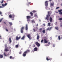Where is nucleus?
I'll list each match as a JSON object with an SVG mask.
<instances>
[{"instance_id": "nucleus-26", "label": "nucleus", "mask_w": 62, "mask_h": 62, "mask_svg": "<svg viewBox=\"0 0 62 62\" xmlns=\"http://www.w3.org/2000/svg\"><path fill=\"white\" fill-rule=\"evenodd\" d=\"M15 15H14V14H13L12 16V18H14L15 17Z\"/></svg>"}, {"instance_id": "nucleus-53", "label": "nucleus", "mask_w": 62, "mask_h": 62, "mask_svg": "<svg viewBox=\"0 0 62 62\" xmlns=\"http://www.w3.org/2000/svg\"><path fill=\"white\" fill-rule=\"evenodd\" d=\"M19 53L20 54H22V52H19Z\"/></svg>"}, {"instance_id": "nucleus-35", "label": "nucleus", "mask_w": 62, "mask_h": 62, "mask_svg": "<svg viewBox=\"0 0 62 62\" xmlns=\"http://www.w3.org/2000/svg\"><path fill=\"white\" fill-rule=\"evenodd\" d=\"M50 24L51 23H48V25L49 26H50Z\"/></svg>"}, {"instance_id": "nucleus-39", "label": "nucleus", "mask_w": 62, "mask_h": 62, "mask_svg": "<svg viewBox=\"0 0 62 62\" xmlns=\"http://www.w3.org/2000/svg\"><path fill=\"white\" fill-rule=\"evenodd\" d=\"M59 14L60 15H62V12H59Z\"/></svg>"}, {"instance_id": "nucleus-8", "label": "nucleus", "mask_w": 62, "mask_h": 62, "mask_svg": "<svg viewBox=\"0 0 62 62\" xmlns=\"http://www.w3.org/2000/svg\"><path fill=\"white\" fill-rule=\"evenodd\" d=\"M53 27H51L50 28H48L46 29V31L49 30V31L51 30V29Z\"/></svg>"}, {"instance_id": "nucleus-62", "label": "nucleus", "mask_w": 62, "mask_h": 62, "mask_svg": "<svg viewBox=\"0 0 62 62\" xmlns=\"http://www.w3.org/2000/svg\"><path fill=\"white\" fill-rule=\"evenodd\" d=\"M52 0H49V1H50V2Z\"/></svg>"}, {"instance_id": "nucleus-50", "label": "nucleus", "mask_w": 62, "mask_h": 62, "mask_svg": "<svg viewBox=\"0 0 62 62\" xmlns=\"http://www.w3.org/2000/svg\"><path fill=\"white\" fill-rule=\"evenodd\" d=\"M3 8V7H2V6H0V8Z\"/></svg>"}, {"instance_id": "nucleus-5", "label": "nucleus", "mask_w": 62, "mask_h": 62, "mask_svg": "<svg viewBox=\"0 0 62 62\" xmlns=\"http://www.w3.org/2000/svg\"><path fill=\"white\" fill-rule=\"evenodd\" d=\"M48 1H45V6H46V7H47L48 6Z\"/></svg>"}, {"instance_id": "nucleus-37", "label": "nucleus", "mask_w": 62, "mask_h": 62, "mask_svg": "<svg viewBox=\"0 0 62 62\" xmlns=\"http://www.w3.org/2000/svg\"><path fill=\"white\" fill-rule=\"evenodd\" d=\"M58 20H62V18H59L58 19Z\"/></svg>"}, {"instance_id": "nucleus-54", "label": "nucleus", "mask_w": 62, "mask_h": 62, "mask_svg": "<svg viewBox=\"0 0 62 62\" xmlns=\"http://www.w3.org/2000/svg\"><path fill=\"white\" fill-rule=\"evenodd\" d=\"M57 24V22H55V25H56Z\"/></svg>"}, {"instance_id": "nucleus-27", "label": "nucleus", "mask_w": 62, "mask_h": 62, "mask_svg": "<svg viewBox=\"0 0 62 62\" xmlns=\"http://www.w3.org/2000/svg\"><path fill=\"white\" fill-rule=\"evenodd\" d=\"M9 17L10 18H12V16L11 15H10L9 16Z\"/></svg>"}, {"instance_id": "nucleus-61", "label": "nucleus", "mask_w": 62, "mask_h": 62, "mask_svg": "<svg viewBox=\"0 0 62 62\" xmlns=\"http://www.w3.org/2000/svg\"><path fill=\"white\" fill-rule=\"evenodd\" d=\"M38 26V24H37L36 26Z\"/></svg>"}, {"instance_id": "nucleus-46", "label": "nucleus", "mask_w": 62, "mask_h": 62, "mask_svg": "<svg viewBox=\"0 0 62 62\" xmlns=\"http://www.w3.org/2000/svg\"><path fill=\"white\" fill-rule=\"evenodd\" d=\"M5 48H7V44L5 45Z\"/></svg>"}, {"instance_id": "nucleus-17", "label": "nucleus", "mask_w": 62, "mask_h": 62, "mask_svg": "<svg viewBox=\"0 0 62 62\" xmlns=\"http://www.w3.org/2000/svg\"><path fill=\"white\" fill-rule=\"evenodd\" d=\"M53 20L52 19V18L51 17L50 18V22H52Z\"/></svg>"}, {"instance_id": "nucleus-21", "label": "nucleus", "mask_w": 62, "mask_h": 62, "mask_svg": "<svg viewBox=\"0 0 62 62\" xmlns=\"http://www.w3.org/2000/svg\"><path fill=\"white\" fill-rule=\"evenodd\" d=\"M25 38V36L24 35L23 36V37H22L21 38V39L22 40H24V38Z\"/></svg>"}, {"instance_id": "nucleus-7", "label": "nucleus", "mask_w": 62, "mask_h": 62, "mask_svg": "<svg viewBox=\"0 0 62 62\" xmlns=\"http://www.w3.org/2000/svg\"><path fill=\"white\" fill-rule=\"evenodd\" d=\"M21 38V37L20 36L19 37V38L17 36L16 37V40H18L20 38Z\"/></svg>"}, {"instance_id": "nucleus-13", "label": "nucleus", "mask_w": 62, "mask_h": 62, "mask_svg": "<svg viewBox=\"0 0 62 62\" xmlns=\"http://www.w3.org/2000/svg\"><path fill=\"white\" fill-rule=\"evenodd\" d=\"M37 49L38 48L37 47H35L33 49V50H34V51H37Z\"/></svg>"}, {"instance_id": "nucleus-2", "label": "nucleus", "mask_w": 62, "mask_h": 62, "mask_svg": "<svg viewBox=\"0 0 62 62\" xmlns=\"http://www.w3.org/2000/svg\"><path fill=\"white\" fill-rule=\"evenodd\" d=\"M35 44L37 46H38L39 47L40 46V44L38 42H36Z\"/></svg>"}, {"instance_id": "nucleus-19", "label": "nucleus", "mask_w": 62, "mask_h": 62, "mask_svg": "<svg viewBox=\"0 0 62 62\" xmlns=\"http://www.w3.org/2000/svg\"><path fill=\"white\" fill-rule=\"evenodd\" d=\"M28 25L27 24H26V26H25V30H28Z\"/></svg>"}, {"instance_id": "nucleus-30", "label": "nucleus", "mask_w": 62, "mask_h": 62, "mask_svg": "<svg viewBox=\"0 0 62 62\" xmlns=\"http://www.w3.org/2000/svg\"><path fill=\"white\" fill-rule=\"evenodd\" d=\"M58 39L59 40H60V36H58Z\"/></svg>"}, {"instance_id": "nucleus-9", "label": "nucleus", "mask_w": 62, "mask_h": 62, "mask_svg": "<svg viewBox=\"0 0 62 62\" xmlns=\"http://www.w3.org/2000/svg\"><path fill=\"white\" fill-rule=\"evenodd\" d=\"M27 37H28L29 39H31V35L30 34H29L27 35Z\"/></svg>"}, {"instance_id": "nucleus-4", "label": "nucleus", "mask_w": 62, "mask_h": 62, "mask_svg": "<svg viewBox=\"0 0 62 62\" xmlns=\"http://www.w3.org/2000/svg\"><path fill=\"white\" fill-rule=\"evenodd\" d=\"M4 51L6 52L9 51V50H8V47H5Z\"/></svg>"}, {"instance_id": "nucleus-3", "label": "nucleus", "mask_w": 62, "mask_h": 62, "mask_svg": "<svg viewBox=\"0 0 62 62\" xmlns=\"http://www.w3.org/2000/svg\"><path fill=\"white\" fill-rule=\"evenodd\" d=\"M24 28V27H23L21 28V33H23Z\"/></svg>"}, {"instance_id": "nucleus-60", "label": "nucleus", "mask_w": 62, "mask_h": 62, "mask_svg": "<svg viewBox=\"0 0 62 62\" xmlns=\"http://www.w3.org/2000/svg\"><path fill=\"white\" fill-rule=\"evenodd\" d=\"M56 13H58V12H57V11L56 12Z\"/></svg>"}, {"instance_id": "nucleus-48", "label": "nucleus", "mask_w": 62, "mask_h": 62, "mask_svg": "<svg viewBox=\"0 0 62 62\" xmlns=\"http://www.w3.org/2000/svg\"><path fill=\"white\" fill-rule=\"evenodd\" d=\"M2 14V12L1 11H0V15H1Z\"/></svg>"}, {"instance_id": "nucleus-28", "label": "nucleus", "mask_w": 62, "mask_h": 62, "mask_svg": "<svg viewBox=\"0 0 62 62\" xmlns=\"http://www.w3.org/2000/svg\"><path fill=\"white\" fill-rule=\"evenodd\" d=\"M62 11V9H60V10H58V12H61Z\"/></svg>"}, {"instance_id": "nucleus-38", "label": "nucleus", "mask_w": 62, "mask_h": 62, "mask_svg": "<svg viewBox=\"0 0 62 62\" xmlns=\"http://www.w3.org/2000/svg\"><path fill=\"white\" fill-rule=\"evenodd\" d=\"M43 41H44L42 39L41 41V43H43Z\"/></svg>"}, {"instance_id": "nucleus-44", "label": "nucleus", "mask_w": 62, "mask_h": 62, "mask_svg": "<svg viewBox=\"0 0 62 62\" xmlns=\"http://www.w3.org/2000/svg\"><path fill=\"white\" fill-rule=\"evenodd\" d=\"M33 30L34 32L35 31H36L35 29H33Z\"/></svg>"}, {"instance_id": "nucleus-11", "label": "nucleus", "mask_w": 62, "mask_h": 62, "mask_svg": "<svg viewBox=\"0 0 62 62\" xmlns=\"http://www.w3.org/2000/svg\"><path fill=\"white\" fill-rule=\"evenodd\" d=\"M30 52V50H27L26 51L24 52V53H27L28 52Z\"/></svg>"}, {"instance_id": "nucleus-33", "label": "nucleus", "mask_w": 62, "mask_h": 62, "mask_svg": "<svg viewBox=\"0 0 62 62\" xmlns=\"http://www.w3.org/2000/svg\"><path fill=\"white\" fill-rule=\"evenodd\" d=\"M19 47V46L18 45H16V48H17Z\"/></svg>"}, {"instance_id": "nucleus-45", "label": "nucleus", "mask_w": 62, "mask_h": 62, "mask_svg": "<svg viewBox=\"0 0 62 62\" xmlns=\"http://www.w3.org/2000/svg\"><path fill=\"white\" fill-rule=\"evenodd\" d=\"M59 7H56V9H59Z\"/></svg>"}, {"instance_id": "nucleus-14", "label": "nucleus", "mask_w": 62, "mask_h": 62, "mask_svg": "<svg viewBox=\"0 0 62 62\" xmlns=\"http://www.w3.org/2000/svg\"><path fill=\"white\" fill-rule=\"evenodd\" d=\"M39 32H41L42 31V28H41L39 29Z\"/></svg>"}, {"instance_id": "nucleus-43", "label": "nucleus", "mask_w": 62, "mask_h": 62, "mask_svg": "<svg viewBox=\"0 0 62 62\" xmlns=\"http://www.w3.org/2000/svg\"><path fill=\"white\" fill-rule=\"evenodd\" d=\"M61 24V25H60V26H61V27H62V23H61L60 24Z\"/></svg>"}, {"instance_id": "nucleus-57", "label": "nucleus", "mask_w": 62, "mask_h": 62, "mask_svg": "<svg viewBox=\"0 0 62 62\" xmlns=\"http://www.w3.org/2000/svg\"><path fill=\"white\" fill-rule=\"evenodd\" d=\"M31 2H28V4H31Z\"/></svg>"}, {"instance_id": "nucleus-47", "label": "nucleus", "mask_w": 62, "mask_h": 62, "mask_svg": "<svg viewBox=\"0 0 62 62\" xmlns=\"http://www.w3.org/2000/svg\"><path fill=\"white\" fill-rule=\"evenodd\" d=\"M33 47H35V45H33Z\"/></svg>"}, {"instance_id": "nucleus-34", "label": "nucleus", "mask_w": 62, "mask_h": 62, "mask_svg": "<svg viewBox=\"0 0 62 62\" xmlns=\"http://www.w3.org/2000/svg\"><path fill=\"white\" fill-rule=\"evenodd\" d=\"M3 18H1L0 19V23H1V22H2V20H3Z\"/></svg>"}, {"instance_id": "nucleus-12", "label": "nucleus", "mask_w": 62, "mask_h": 62, "mask_svg": "<svg viewBox=\"0 0 62 62\" xmlns=\"http://www.w3.org/2000/svg\"><path fill=\"white\" fill-rule=\"evenodd\" d=\"M27 19H30L31 17L30 16H26Z\"/></svg>"}, {"instance_id": "nucleus-59", "label": "nucleus", "mask_w": 62, "mask_h": 62, "mask_svg": "<svg viewBox=\"0 0 62 62\" xmlns=\"http://www.w3.org/2000/svg\"><path fill=\"white\" fill-rule=\"evenodd\" d=\"M1 36H0V39H2V38H1Z\"/></svg>"}, {"instance_id": "nucleus-15", "label": "nucleus", "mask_w": 62, "mask_h": 62, "mask_svg": "<svg viewBox=\"0 0 62 62\" xmlns=\"http://www.w3.org/2000/svg\"><path fill=\"white\" fill-rule=\"evenodd\" d=\"M9 43H11L12 42L11 39V38L10 37H9Z\"/></svg>"}, {"instance_id": "nucleus-40", "label": "nucleus", "mask_w": 62, "mask_h": 62, "mask_svg": "<svg viewBox=\"0 0 62 62\" xmlns=\"http://www.w3.org/2000/svg\"><path fill=\"white\" fill-rule=\"evenodd\" d=\"M3 2H4V0H2V2H0V3H3Z\"/></svg>"}, {"instance_id": "nucleus-24", "label": "nucleus", "mask_w": 62, "mask_h": 62, "mask_svg": "<svg viewBox=\"0 0 62 62\" xmlns=\"http://www.w3.org/2000/svg\"><path fill=\"white\" fill-rule=\"evenodd\" d=\"M3 57V55H0V58H2Z\"/></svg>"}, {"instance_id": "nucleus-10", "label": "nucleus", "mask_w": 62, "mask_h": 62, "mask_svg": "<svg viewBox=\"0 0 62 62\" xmlns=\"http://www.w3.org/2000/svg\"><path fill=\"white\" fill-rule=\"evenodd\" d=\"M27 53L24 52L23 53V54L22 55L23 57L26 56Z\"/></svg>"}, {"instance_id": "nucleus-51", "label": "nucleus", "mask_w": 62, "mask_h": 62, "mask_svg": "<svg viewBox=\"0 0 62 62\" xmlns=\"http://www.w3.org/2000/svg\"><path fill=\"white\" fill-rule=\"evenodd\" d=\"M55 45H54V44H53V47H55Z\"/></svg>"}, {"instance_id": "nucleus-64", "label": "nucleus", "mask_w": 62, "mask_h": 62, "mask_svg": "<svg viewBox=\"0 0 62 62\" xmlns=\"http://www.w3.org/2000/svg\"><path fill=\"white\" fill-rule=\"evenodd\" d=\"M61 6H62V4H61Z\"/></svg>"}, {"instance_id": "nucleus-18", "label": "nucleus", "mask_w": 62, "mask_h": 62, "mask_svg": "<svg viewBox=\"0 0 62 62\" xmlns=\"http://www.w3.org/2000/svg\"><path fill=\"white\" fill-rule=\"evenodd\" d=\"M37 35V39L39 40V36L38 34Z\"/></svg>"}, {"instance_id": "nucleus-52", "label": "nucleus", "mask_w": 62, "mask_h": 62, "mask_svg": "<svg viewBox=\"0 0 62 62\" xmlns=\"http://www.w3.org/2000/svg\"><path fill=\"white\" fill-rule=\"evenodd\" d=\"M35 16L38 17V16H37V15H35Z\"/></svg>"}, {"instance_id": "nucleus-42", "label": "nucleus", "mask_w": 62, "mask_h": 62, "mask_svg": "<svg viewBox=\"0 0 62 62\" xmlns=\"http://www.w3.org/2000/svg\"><path fill=\"white\" fill-rule=\"evenodd\" d=\"M2 6H3V7H5V6H6L4 5L3 4H2Z\"/></svg>"}, {"instance_id": "nucleus-55", "label": "nucleus", "mask_w": 62, "mask_h": 62, "mask_svg": "<svg viewBox=\"0 0 62 62\" xmlns=\"http://www.w3.org/2000/svg\"><path fill=\"white\" fill-rule=\"evenodd\" d=\"M33 18H34V17H31V19H32Z\"/></svg>"}, {"instance_id": "nucleus-1", "label": "nucleus", "mask_w": 62, "mask_h": 62, "mask_svg": "<svg viewBox=\"0 0 62 62\" xmlns=\"http://www.w3.org/2000/svg\"><path fill=\"white\" fill-rule=\"evenodd\" d=\"M48 15H46V19L47 20H49V17L50 16V15L52 13V12L51 11H48L47 12Z\"/></svg>"}, {"instance_id": "nucleus-29", "label": "nucleus", "mask_w": 62, "mask_h": 62, "mask_svg": "<svg viewBox=\"0 0 62 62\" xmlns=\"http://www.w3.org/2000/svg\"><path fill=\"white\" fill-rule=\"evenodd\" d=\"M55 29L57 30H58V27H55Z\"/></svg>"}, {"instance_id": "nucleus-31", "label": "nucleus", "mask_w": 62, "mask_h": 62, "mask_svg": "<svg viewBox=\"0 0 62 62\" xmlns=\"http://www.w3.org/2000/svg\"><path fill=\"white\" fill-rule=\"evenodd\" d=\"M4 55L5 56H7V55H6V53H4Z\"/></svg>"}, {"instance_id": "nucleus-16", "label": "nucleus", "mask_w": 62, "mask_h": 62, "mask_svg": "<svg viewBox=\"0 0 62 62\" xmlns=\"http://www.w3.org/2000/svg\"><path fill=\"white\" fill-rule=\"evenodd\" d=\"M54 3L53 2L52 3H51L50 4V6H54Z\"/></svg>"}, {"instance_id": "nucleus-32", "label": "nucleus", "mask_w": 62, "mask_h": 62, "mask_svg": "<svg viewBox=\"0 0 62 62\" xmlns=\"http://www.w3.org/2000/svg\"><path fill=\"white\" fill-rule=\"evenodd\" d=\"M32 23H35V22L34 21V20H33L32 21Z\"/></svg>"}, {"instance_id": "nucleus-58", "label": "nucleus", "mask_w": 62, "mask_h": 62, "mask_svg": "<svg viewBox=\"0 0 62 62\" xmlns=\"http://www.w3.org/2000/svg\"><path fill=\"white\" fill-rule=\"evenodd\" d=\"M43 25H44V26H46V25L45 24H43Z\"/></svg>"}, {"instance_id": "nucleus-63", "label": "nucleus", "mask_w": 62, "mask_h": 62, "mask_svg": "<svg viewBox=\"0 0 62 62\" xmlns=\"http://www.w3.org/2000/svg\"><path fill=\"white\" fill-rule=\"evenodd\" d=\"M50 44V42H48V44Z\"/></svg>"}, {"instance_id": "nucleus-23", "label": "nucleus", "mask_w": 62, "mask_h": 62, "mask_svg": "<svg viewBox=\"0 0 62 62\" xmlns=\"http://www.w3.org/2000/svg\"><path fill=\"white\" fill-rule=\"evenodd\" d=\"M30 14L31 15V16H33V14L31 12L30 13Z\"/></svg>"}, {"instance_id": "nucleus-49", "label": "nucleus", "mask_w": 62, "mask_h": 62, "mask_svg": "<svg viewBox=\"0 0 62 62\" xmlns=\"http://www.w3.org/2000/svg\"><path fill=\"white\" fill-rule=\"evenodd\" d=\"M4 5H5V6H6L7 5V3H5Z\"/></svg>"}, {"instance_id": "nucleus-41", "label": "nucleus", "mask_w": 62, "mask_h": 62, "mask_svg": "<svg viewBox=\"0 0 62 62\" xmlns=\"http://www.w3.org/2000/svg\"><path fill=\"white\" fill-rule=\"evenodd\" d=\"M33 12L34 13H36V11L35 10H33Z\"/></svg>"}, {"instance_id": "nucleus-22", "label": "nucleus", "mask_w": 62, "mask_h": 62, "mask_svg": "<svg viewBox=\"0 0 62 62\" xmlns=\"http://www.w3.org/2000/svg\"><path fill=\"white\" fill-rule=\"evenodd\" d=\"M9 58L11 59H14V58L13 57H12L11 56H9Z\"/></svg>"}, {"instance_id": "nucleus-6", "label": "nucleus", "mask_w": 62, "mask_h": 62, "mask_svg": "<svg viewBox=\"0 0 62 62\" xmlns=\"http://www.w3.org/2000/svg\"><path fill=\"white\" fill-rule=\"evenodd\" d=\"M46 59L47 61H48L50 60H51L52 59V58H48L47 56Z\"/></svg>"}, {"instance_id": "nucleus-36", "label": "nucleus", "mask_w": 62, "mask_h": 62, "mask_svg": "<svg viewBox=\"0 0 62 62\" xmlns=\"http://www.w3.org/2000/svg\"><path fill=\"white\" fill-rule=\"evenodd\" d=\"M9 24H10V25H12V23H11L9 22Z\"/></svg>"}, {"instance_id": "nucleus-56", "label": "nucleus", "mask_w": 62, "mask_h": 62, "mask_svg": "<svg viewBox=\"0 0 62 62\" xmlns=\"http://www.w3.org/2000/svg\"><path fill=\"white\" fill-rule=\"evenodd\" d=\"M6 31H8V30L7 29H6Z\"/></svg>"}, {"instance_id": "nucleus-20", "label": "nucleus", "mask_w": 62, "mask_h": 62, "mask_svg": "<svg viewBox=\"0 0 62 62\" xmlns=\"http://www.w3.org/2000/svg\"><path fill=\"white\" fill-rule=\"evenodd\" d=\"M44 43H47V41L46 39H44Z\"/></svg>"}, {"instance_id": "nucleus-25", "label": "nucleus", "mask_w": 62, "mask_h": 62, "mask_svg": "<svg viewBox=\"0 0 62 62\" xmlns=\"http://www.w3.org/2000/svg\"><path fill=\"white\" fill-rule=\"evenodd\" d=\"M46 31L45 30H43L42 31V32L43 33H45V31Z\"/></svg>"}]
</instances>
